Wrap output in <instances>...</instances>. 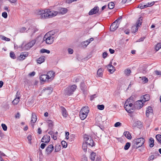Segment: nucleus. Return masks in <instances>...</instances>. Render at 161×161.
I'll use <instances>...</instances> for the list:
<instances>
[{
	"mask_svg": "<svg viewBox=\"0 0 161 161\" xmlns=\"http://www.w3.org/2000/svg\"><path fill=\"white\" fill-rule=\"evenodd\" d=\"M55 73L53 71H49L47 74V75L48 77V79L53 80L54 76Z\"/></svg>",
	"mask_w": 161,
	"mask_h": 161,
	"instance_id": "obj_15",
	"label": "nucleus"
},
{
	"mask_svg": "<svg viewBox=\"0 0 161 161\" xmlns=\"http://www.w3.org/2000/svg\"><path fill=\"white\" fill-rule=\"evenodd\" d=\"M67 8H60L58 11H51L49 9L40 10L38 12V15L39 17L42 19L50 18L56 16L58 13L59 14H64L67 12Z\"/></svg>",
	"mask_w": 161,
	"mask_h": 161,
	"instance_id": "obj_1",
	"label": "nucleus"
},
{
	"mask_svg": "<svg viewBox=\"0 0 161 161\" xmlns=\"http://www.w3.org/2000/svg\"><path fill=\"white\" fill-rule=\"evenodd\" d=\"M149 142H150L149 144L150 147H153L154 145V140L153 138H150L149 139Z\"/></svg>",
	"mask_w": 161,
	"mask_h": 161,
	"instance_id": "obj_27",
	"label": "nucleus"
},
{
	"mask_svg": "<svg viewBox=\"0 0 161 161\" xmlns=\"http://www.w3.org/2000/svg\"><path fill=\"white\" fill-rule=\"evenodd\" d=\"M50 140V136L47 135L44 136L42 139L41 142L46 143H48Z\"/></svg>",
	"mask_w": 161,
	"mask_h": 161,
	"instance_id": "obj_14",
	"label": "nucleus"
},
{
	"mask_svg": "<svg viewBox=\"0 0 161 161\" xmlns=\"http://www.w3.org/2000/svg\"><path fill=\"white\" fill-rule=\"evenodd\" d=\"M26 30V28L25 27H22L20 29V32H24Z\"/></svg>",
	"mask_w": 161,
	"mask_h": 161,
	"instance_id": "obj_61",
	"label": "nucleus"
},
{
	"mask_svg": "<svg viewBox=\"0 0 161 161\" xmlns=\"http://www.w3.org/2000/svg\"><path fill=\"white\" fill-rule=\"evenodd\" d=\"M80 111H81V112H83L85 113V114H88L89 111V108L87 106H85L82 108Z\"/></svg>",
	"mask_w": 161,
	"mask_h": 161,
	"instance_id": "obj_19",
	"label": "nucleus"
},
{
	"mask_svg": "<svg viewBox=\"0 0 161 161\" xmlns=\"http://www.w3.org/2000/svg\"><path fill=\"white\" fill-rule=\"evenodd\" d=\"M38 31V29L34 26H31L26 31L29 33L31 36H32L34 33Z\"/></svg>",
	"mask_w": 161,
	"mask_h": 161,
	"instance_id": "obj_8",
	"label": "nucleus"
},
{
	"mask_svg": "<svg viewBox=\"0 0 161 161\" xmlns=\"http://www.w3.org/2000/svg\"><path fill=\"white\" fill-rule=\"evenodd\" d=\"M48 126L49 127L52 128L53 126V125L51 120H48Z\"/></svg>",
	"mask_w": 161,
	"mask_h": 161,
	"instance_id": "obj_45",
	"label": "nucleus"
},
{
	"mask_svg": "<svg viewBox=\"0 0 161 161\" xmlns=\"http://www.w3.org/2000/svg\"><path fill=\"white\" fill-rule=\"evenodd\" d=\"M114 6V3L112 2L109 3L108 4V8L110 9H113Z\"/></svg>",
	"mask_w": 161,
	"mask_h": 161,
	"instance_id": "obj_29",
	"label": "nucleus"
},
{
	"mask_svg": "<svg viewBox=\"0 0 161 161\" xmlns=\"http://www.w3.org/2000/svg\"><path fill=\"white\" fill-rule=\"evenodd\" d=\"M40 78L41 81L44 82L48 81L49 80L48 79L47 76V75H41L40 77Z\"/></svg>",
	"mask_w": 161,
	"mask_h": 161,
	"instance_id": "obj_17",
	"label": "nucleus"
},
{
	"mask_svg": "<svg viewBox=\"0 0 161 161\" xmlns=\"http://www.w3.org/2000/svg\"><path fill=\"white\" fill-rule=\"evenodd\" d=\"M154 158L155 157L153 155H151L148 158V160L149 161L153 160L154 159Z\"/></svg>",
	"mask_w": 161,
	"mask_h": 161,
	"instance_id": "obj_52",
	"label": "nucleus"
},
{
	"mask_svg": "<svg viewBox=\"0 0 161 161\" xmlns=\"http://www.w3.org/2000/svg\"><path fill=\"white\" fill-rule=\"evenodd\" d=\"M89 139V137L87 135H85L84 136V141L85 142V143H86L87 141H88Z\"/></svg>",
	"mask_w": 161,
	"mask_h": 161,
	"instance_id": "obj_48",
	"label": "nucleus"
},
{
	"mask_svg": "<svg viewBox=\"0 0 161 161\" xmlns=\"http://www.w3.org/2000/svg\"><path fill=\"white\" fill-rule=\"evenodd\" d=\"M96 153H95L92 152L91 154V159L92 160H94L95 159Z\"/></svg>",
	"mask_w": 161,
	"mask_h": 161,
	"instance_id": "obj_39",
	"label": "nucleus"
},
{
	"mask_svg": "<svg viewBox=\"0 0 161 161\" xmlns=\"http://www.w3.org/2000/svg\"><path fill=\"white\" fill-rule=\"evenodd\" d=\"M142 17H140L137 21L135 25L133 26L131 28V32L132 33H135L137 31L139 27H140L142 24Z\"/></svg>",
	"mask_w": 161,
	"mask_h": 161,
	"instance_id": "obj_5",
	"label": "nucleus"
},
{
	"mask_svg": "<svg viewBox=\"0 0 161 161\" xmlns=\"http://www.w3.org/2000/svg\"><path fill=\"white\" fill-rule=\"evenodd\" d=\"M10 56L11 58L14 59L16 58L15 55L13 52H10Z\"/></svg>",
	"mask_w": 161,
	"mask_h": 161,
	"instance_id": "obj_42",
	"label": "nucleus"
},
{
	"mask_svg": "<svg viewBox=\"0 0 161 161\" xmlns=\"http://www.w3.org/2000/svg\"><path fill=\"white\" fill-rule=\"evenodd\" d=\"M40 53H47L48 54L50 53V51L49 50L47 49H42L41 50Z\"/></svg>",
	"mask_w": 161,
	"mask_h": 161,
	"instance_id": "obj_32",
	"label": "nucleus"
},
{
	"mask_svg": "<svg viewBox=\"0 0 161 161\" xmlns=\"http://www.w3.org/2000/svg\"><path fill=\"white\" fill-rule=\"evenodd\" d=\"M2 39L3 40L6 41H9L10 40V38L6 37L3 36L2 37Z\"/></svg>",
	"mask_w": 161,
	"mask_h": 161,
	"instance_id": "obj_46",
	"label": "nucleus"
},
{
	"mask_svg": "<svg viewBox=\"0 0 161 161\" xmlns=\"http://www.w3.org/2000/svg\"><path fill=\"white\" fill-rule=\"evenodd\" d=\"M61 149V146L60 145H56L55 147V152H58Z\"/></svg>",
	"mask_w": 161,
	"mask_h": 161,
	"instance_id": "obj_37",
	"label": "nucleus"
},
{
	"mask_svg": "<svg viewBox=\"0 0 161 161\" xmlns=\"http://www.w3.org/2000/svg\"><path fill=\"white\" fill-rule=\"evenodd\" d=\"M121 124L119 122H116L114 124V126L117 127L121 125Z\"/></svg>",
	"mask_w": 161,
	"mask_h": 161,
	"instance_id": "obj_55",
	"label": "nucleus"
},
{
	"mask_svg": "<svg viewBox=\"0 0 161 161\" xmlns=\"http://www.w3.org/2000/svg\"><path fill=\"white\" fill-rule=\"evenodd\" d=\"M37 118L35 114L32 113V117L31 118V124L32 127H34V123H35L37 120Z\"/></svg>",
	"mask_w": 161,
	"mask_h": 161,
	"instance_id": "obj_12",
	"label": "nucleus"
},
{
	"mask_svg": "<svg viewBox=\"0 0 161 161\" xmlns=\"http://www.w3.org/2000/svg\"><path fill=\"white\" fill-rule=\"evenodd\" d=\"M161 48V43H158L155 46V49L157 51H158Z\"/></svg>",
	"mask_w": 161,
	"mask_h": 161,
	"instance_id": "obj_36",
	"label": "nucleus"
},
{
	"mask_svg": "<svg viewBox=\"0 0 161 161\" xmlns=\"http://www.w3.org/2000/svg\"><path fill=\"white\" fill-rule=\"evenodd\" d=\"M150 99V96L149 94H147L143 96V99L142 101L145 102L148 101Z\"/></svg>",
	"mask_w": 161,
	"mask_h": 161,
	"instance_id": "obj_24",
	"label": "nucleus"
},
{
	"mask_svg": "<svg viewBox=\"0 0 161 161\" xmlns=\"http://www.w3.org/2000/svg\"><path fill=\"white\" fill-rule=\"evenodd\" d=\"M44 41H45L47 44H52L54 41V37L51 36L48 33L46 34L43 38Z\"/></svg>",
	"mask_w": 161,
	"mask_h": 161,
	"instance_id": "obj_4",
	"label": "nucleus"
},
{
	"mask_svg": "<svg viewBox=\"0 0 161 161\" xmlns=\"http://www.w3.org/2000/svg\"><path fill=\"white\" fill-rule=\"evenodd\" d=\"M97 96L96 94H94L93 95H92L90 96V100L91 101L94 98L96 97Z\"/></svg>",
	"mask_w": 161,
	"mask_h": 161,
	"instance_id": "obj_51",
	"label": "nucleus"
},
{
	"mask_svg": "<svg viewBox=\"0 0 161 161\" xmlns=\"http://www.w3.org/2000/svg\"><path fill=\"white\" fill-rule=\"evenodd\" d=\"M144 5H143L141 3L138 5L137 8L142 9L146 8V7H144Z\"/></svg>",
	"mask_w": 161,
	"mask_h": 161,
	"instance_id": "obj_44",
	"label": "nucleus"
},
{
	"mask_svg": "<svg viewBox=\"0 0 161 161\" xmlns=\"http://www.w3.org/2000/svg\"><path fill=\"white\" fill-rule=\"evenodd\" d=\"M107 53L106 52H104L103 54V57L104 58H105L107 56Z\"/></svg>",
	"mask_w": 161,
	"mask_h": 161,
	"instance_id": "obj_56",
	"label": "nucleus"
},
{
	"mask_svg": "<svg viewBox=\"0 0 161 161\" xmlns=\"http://www.w3.org/2000/svg\"><path fill=\"white\" fill-rule=\"evenodd\" d=\"M61 109L63 116L65 117H66L67 115V111L65 108L62 107H61Z\"/></svg>",
	"mask_w": 161,
	"mask_h": 161,
	"instance_id": "obj_20",
	"label": "nucleus"
},
{
	"mask_svg": "<svg viewBox=\"0 0 161 161\" xmlns=\"http://www.w3.org/2000/svg\"><path fill=\"white\" fill-rule=\"evenodd\" d=\"M154 72L157 75H161V71H160L156 70L154 71Z\"/></svg>",
	"mask_w": 161,
	"mask_h": 161,
	"instance_id": "obj_54",
	"label": "nucleus"
},
{
	"mask_svg": "<svg viewBox=\"0 0 161 161\" xmlns=\"http://www.w3.org/2000/svg\"><path fill=\"white\" fill-rule=\"evenodd\" d=\"M95 119H96V121H98L99 122L100 121H101V118L100 117H97Z\"/></svg>",
	"mask_w": 161,
	"mask_h": 161,
	"instance_id": "obj_62",
	"label": "nucleus"
},
{
	"mask_svg": "<svg viewBox=\"0 0 161 161\" xmlns=\"http://www.w3.org/2000/svg\"><path fill=\"white\" fill-rule=\"evenodd\" d=\"M102 69H99L97 71V75L99 77L101 76L102 75V72H103Z\"/></svg>",
	"mask_w": 161,
	"mask_h": 161,
	"instance_id": "obj_34",
	"label": "nucleus"
},
{
	"mask_svg": "<svg viewBox=\"0 0 161 161\" xmlns=\"http://www.w3.org/2000/svg\"><path fill=\"white\" fill-rule=\"evenodd\" d=\"M130 100L131 99L130 98L128 99L125 103L124 106L128 105L130 103V102H131L130 101Z\"/></svg>",
	"mask_w": 161,
	"mask_h": 161,
	"instance_id": "obj_40",
	"label": "nucleus"
},
{
	"mask_svg": "<svg viewBox=\"0 0 161 161\" xmlns=\"http://www.w3.org/2000/svg\"><path fill=\"white\" fill-rule=\"evenodd\" d=\"M143 104V103L142 100H139L135 102L134 106L135 108L140 109L142 107Z\"/></svg>",
	"mask_w": 161,
	"mask_h": 161,
	"instance_id": "obj_6",
	"label": "nucleus"
},
{
	"mask_svg": "<svg viewBox=\"0 0 161 161\" xmlns=\"http://www.w3.org/2000/svg\"><path fill=\"white\" fill-rule=\"evenodd\" d=\"M130 142H128L126 143L124 147V149L125 150H127L130 147Z\"/></svg>",
	"mask_w": 161,
	"mask_h": 161,
	"instance_id": "obj_33",
	"label": "nucleus"
},
{
	"mask_svg": "<svg viewBox=\"0 0 161 161\" xmlns=\"http://www.w3.org/2000/svg\"><path fill=\"white\" fill-rule=\"evenodd\" d=\"M108 71L111 73H113L115 70L114 67L112 65V62H110L107 66Z\"/></svg>",
	"mask_w": 161,
	"mask_h": 161,
	"instance_id": "obj_13",
	"label": "nucleus"
},
{
	"mask_svg": "<svg viewBox=\"0 0 161 161\" xmlns=\"http://www.w3.org/2000/svg\"><path fill=\"white\" fill-rule=\"evenodd\" d=\"M19 98H15L12 102V103L14 104H17L19 102Z\"/></svg>",
	"mask_w": 161,
	"mask_h": 161,
	"instance_id": "obj_47",
	"label": "nucleus"
},
{
	"mask_svg": "<svg viewBox=\"0 0 161 161\" xmlns=\"http://www.w3.org/2000/svg\"><path fill=\"white\" fill-rule=\"evenodd\" d=\"M98 109L100 110H103L104 109V106L103 105H98L97 106Z\"/></svg>",
	"mask_w": 161,
	"mask_h": 161,
	"instance_id": "obj_41",
	"label": "nucleus"
},
{
	"mask_svg": "<svg viewBox=\"0 0 161 161\" xmlns=\"http://www.w3.org/2000/svg\"><path fill=\"white\" fill-rule=\"evenodd\" d=\"M35 40H32L30 42L26 44L24 47V48L25 50H28L33 47L36 43Z\"/></svg>",
	"mask_w": 161,
	"mask_h": 161,
	"instance_id": "obj_7",
	"label": "nucleus"
},
{
	"mask_svg": "<svg viewBox=\"0 0 161 161\" xmlns=\"http://www.w3.org/2000/svg\"><path fill=\"white\" fill-rule=\"evenodd\" d=\"M119 24V23H116V21H114L110 26V31H114L118 27Z\"/></svg>",
	"mask_w": 161,
	"mask_h": 161,
	"instance_id": "obj_9",
	"label": "nucleus"
},
{
	"mask_svg": "<svg viewBox=\"0 0 161 161\" xmlns=\"http://www.w3.org/2000/svg\"><path fill=\"white\" fill-rule=\"evenodd\" d=\"M28 55V53L27 52H22L21 53L20 55V57L22 58V60H23L25 59V57L27 56Z\"/></svg>",
	"mask_w": 161,
	"mask_h": 161,
	"instance_id": "obj_22",
	"label": "nucleus"
},
{
	"mask_svg": "<svg viewBox=\"0 0 161 161\" xmlns=\"http://www.w3.org/2000/svg\"><path fill=\"white\" fill-rule=\"evenodd\" d=\"M68 53L70 54H72L73 53V50L71 48H69L68 49Z\"/></svg>",
	"mask_w": 161,
	"mask_h": 161,
	"instance_id": "obj_59",
	"label": "nucleus"
},
{
	"mask_svg": "<svg viewBox=\"0 0 161 161\" xmlns=\"http://www.w3.org/2000/svg\"><path fill=\"white\" fill-rule=\"evenodd\" d=\"M145 37H143L140 38L139 39L137 42H142L143 41L144 39H145Z\"/></svg>",
	"mask_w": 161,
	"mask_h": 161,
	"instance_id": "obj_58",
	"label": "nucleus"
},
{
	"mask_svg": "<svg viewBox=\"0 0 161 161\" xmlns=\"http://www.w3.org/2000/svg\"><path fill=\"white\" fill-rule=\"evenodd\" d=\"M156 138L157 140L161 143V135L158 134L156 135Z\"/></svg>",
	"mask_w": 161,
	"mask_h": 161,
	"instance_id": "obj_31",
	"label": "nucleus"
},
{
	"mask_svg": "<svg viewBox=\"0 0 161 161\" xmlns=\"http://www.w3.org/2000/svg\"><path fill=\"white\" fill-rule=\"evenodd\" d=\"M154 3V2H152L151 3H148L147 4L144 5V7H146V8L150 7L153 5Z\"/></svg>",
	"mask_w": 161,
	"mask_h": 161,
	"instance_id": "obj_35",
	"label": "nucleus"
},
{
	"mask_svg": "<svg viewBox=\"0 0 161 161\" xmlns=\"http://www.w3.org/2000/svg\"><path fill=\"white\" fill-rule=\"evenodd\" d=\"M145 142V139L142 137L135 139L133 142L132 148L133 149H137L139 147L144 146Z\"/></svg>",
	"mask_w": 161,
	"mask_h": 161,
	"instance_id": "obj_2",
	"label": "nucleus"
},
{
	"mask_svg": "<svg viewBox=\"0 0 161 161\" xmlns=\"http://www.w3.org/2000/svg\"><path fill=\"white\" fill-rule=\"evenodd\" d=\"M77 88L75 85L69 86L65 89L64 90V94L65 95L70 96L73 94Z\"/></svg>",
	"mask_w": 161,
	"mask_h": 161,
	"instance_id": "obj_3",
	"label": "nucleus"
},
{
	"mask_svg": "<svg viewBox=\"0 0 161 161\" xmlns=\"http://www.w3.org/2000/svg\"><path fill=\"white\" fill-rule=\"evenodd\" d=\"M125 74L126 75H128L131 73V70L129 69H127L125 71Z\"/></svg>",
	"mask_w": 161,
	"mask_h": 161,
	"instance_id": "obj_50",
	"label": "nucleus"
},
{
	"mask_svg": "<svg viewBox=\"0 0 161 161\" xmlns=\"http://www.w3.org/2000/svg\"><path fill=\"white\" fill-rule=\"evenodd\" d=\"M2 16L3 18L6 19L7 18L8 14L6 12H4L2 13Z\"/></svg>",
	"mask_w": 161,
	"mask_h": 161,
	"instance_id": "obj_49",
	"label": "nucleus"
},
{
	"mask_svg": "<svg viewBox=\"0 0 161 161\" xmlns=\"http://www.w3.org/2000/svg\"><path fill=\"white\" fill-rule=\"evenodd\" d=\"M81 161H87V158L84 157L82 158Z\"/></svg>",
	"mask_w": 161,
	"mask_h": 161,
	"instance_id": "obj_64",
	"label": "nucleus"
},
{
	"mask_svg": "<svg viewBox=\"0 0 161 161\" xmlns=\"http://www.w3.org/2000/svg\"><path fill=\"white\" fill-rule=\"evenodd\" d=\"M153 110L152 108L150 106H149L147 108L146 115L147 117H148L150 113H153Z\"/></svg>",
	"mask_w": 161,
	"mask_h": 161,
	"instance_id": "obj_16",
	"label": "nucleus"
},
{
	"mask_svg": "<svg viewBox=\"0 0 161 161\" xmlns=\"http://www.w3.org/2000/svg\"><path fill=\"white\" fill-rule=\"evenodd\" d=\"M54 149V147L52 144L49 145L46 149V153L47 154H50Z\"/></svg>",
	"mask_w": 161,
	"mask_h": 161,
	"instance_id": "obj_11",
	"label": "nucleus"
},
{
	"mask_svg": "<svg viewBox=\"0 0 161 161\" xmlns=\"http://www.w3.org/2000/svg\"><path fill=\"white\" fill-rule=\"evenodd\" d=\"M99 8L98 6H95L89 12V15H92L99 13V14L100 12H99Z\"/></svg>",
	"mask_w": 161,
	"mask_h": 161,
	"instance_id": "obj_10",
	"label": "nucleus"
},
{
	"mask_svg": "<svg viewBox=\"0 0 161 161\" xmlns=\"http://www.w3.org/2000/svg\"><path fill=\"white\" fill-rule=\"evenodd\" d=\"M142 79L143 80V82L145 83H147L148 81V79L145 77H143Z\"/></svg>",
	"mask_w": 161,
	"mask_h": 161,
	"instance_id": "obj_53",
	"label": "nucleus"
},
{
	"mask_svg": "<svg viewBox=\"0 0 161 161\" xmlns=\"http://www.w3.org/2000/svg\"><path fill=\"white\" fill-rule=\"evenodd\" d=\"M80 79L81 78L80 76H78L77 77L75 78V82H79L80 81Z\"/></svg>",
	"mask_w": 161,
	"mask_h": 161,
	"instance_id": "obj_57",
	"label": "nucleus"
},
{
	"mask_svg": "<svg viewBox=\"0 0 161 161\" xmlns=\"http://www.w3.org/2000/svg\"><path fill=\"white\" fill-rule=\"evenodd\" d=\"M1 126L4 130L6 131L7 130V127L5 124H2L1 125Z\"/></svg>",
	"mask_w": 161,
	"mask_h": 161,
	"instance_id": "obj_43",
	"label": "nucleus"
},
{
	"mask_svg": "<svg viewBox=\"0 0 161 161\" xmlns=\"http://www.w3.org/2000/svg\"><path fill=\"white\" fill-rule=\"evenodd\" d=\"M45 57L44 56H41L38 58L37 60V63L41 64L45 61Z\"/></svg>",
	"mask_w": 161,
	"mask_h": 161,
	"instance_id": "obj_21",
	"label": "nucleus"
},
{
	"mask_svg": "<svg viewBox=\"0 0 161 161\" xmlns=\"http://www.w3.org/2000/svg\"><path fill=\"white\" fill-rule=\"evenodd\" d=\"M84 113L83 112H81V111H80L79 115L81 120L84 119L88 115V114Z\"/></svg>",
	"mask_w": 161,
	"mask_h": 161,
	"instance_id": "obj_18",
	"label": "nucleus"
},
{
	"mask_svg": "<svg viewBox=\"0 0 161 161\" xmlns=\"http://www.w3.org/2000/svg\"><path fill=\"white\" fill-rule=\"evenodd\" d=\"M87 145L86 143L84 142L82 144V149L85 152H86L87 151Z\"/></svg>",
	"mask_w": 161,
	"mask_h": 161,
	"instance_id": "obj_28",
	"label": "nucleus"
},
{
	"mask_svg": "<svg viewBox=\"0 0 161 161\" xmlns=\"http://www.w3.org/2000/svg\"><path fill=\"white\" fill-rule=\"evenodd\" d=\"M125 110L129 113H132L133 112V111L132 110H133L132 108H131L130 107H129L128 105L127 106H125Z\"/></svg>",
	"mask_w": 161,
	"mask_h": 161,
	"instance_id": "obj_25",
	"label": "nucleus"
},
{
	"mask_svg": "<svg viewBox=\"0 0 161 161\" xmlns=\"http://www.w3.org/2000/svg\"><path fill=\"white\" fill-rule=\"evenodd\" d=\"M89 40H86L82 42V46H84L85 47H86L90 43V42H89Z\"/></svg>",
	"mask_w": 161,
	"mask_h": 161,
	"instance_id": "obj_30",
	"label": "nucleus"
},
{
	"mask_svg": "<svg viewBox=\"0 0 161 161\" xmlns=\"http://www.w3.org/2000/svg\"><path fill=\"white\" fill-rule=\"evenodd\" d=\"M46 146V144L45 143H42L41 144V146H40V147L41 148L43 149Z\"/></svg>",
	"mask_w": 161,
	"mask_h": 161,
	"instance_id": "obj_60",
	"label": "nucleus"
},
{
	"mask_svg": "<svg viewBox=\"0 0 161 161\" xmlns=\"http://www.w3.org/2000/svg\"><path fill=\"white\" fill-rule=\"evenodd\" d=\"M35 74H36V73L34 71H33L31 73H30L29 74V75L30 76H34V75H35Z\"/></svg>",
	"mask_w": 161,
	"mask_h": 161,
	"instance_id": "obj_63",
	"label": "nucleus"
},
{
	"mask_svg": "<svg viewBox=\"0 0 161 161\" xmlns=\"http://www.w3.org/2000/svg\"><path fill=\"white\" fill-rule=\"evenodd\" d=\"M61 143L63 147L66 148L67 147V142L65 141H62L61 142Z\"/></svg>",
	"mask_w": 161,
	"mask_h": 161,
	"instance_id": "obj_38",
	"label": "nucleus"
},
{
	"mask_svg": "<svg viewBox=\"0 0 161 161\" xmlns=\"http://www.w3.org/2000/svg\"><path fill=\"white\" fill-rule=\"evenodd\" d=\"M124 135L128 139H131V136L130 133L128 131L124 132Z\"/></svg>",
	"mask_w": 161,
	"mask_h": 161,
	"instance_id": "obj_23",
	"label": "nucleus"
},
{
	"mask_svg": "<svg viewBox=\"0 0 161 161\" xmlns=\"http://www.w3.org/2000/svg\"><path fill=\"white\" fill-rule=\"evenodd\" d=\"M86 143L87 145L92 147L95 146V143L92 140L90 139L88 141H87Z\"/></svg>",
	"mask_w": 161,
	"mask_h": 161,
	"instance_id": "obj_26",
	"label": "nucleus"
}]
</instances>
